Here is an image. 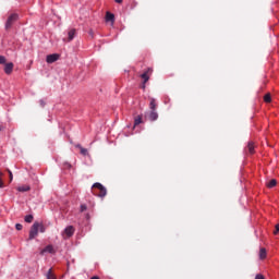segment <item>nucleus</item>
Masks as SVG:
<instances>
[{"mask_svg":"<svg viewBox=\"0 0 279 279\" xmlns=\"http://www.w3.org/2000/svg\"><path fill=\"white\" fill-rule=\"evenodd\" d=\"M40 228V222H34L31 230H29V235L28 239L29 241L36 239L38 236V230Z\"/></svg>","mask_w":279,"mask_h":279,"instance_id":"1","label":"nucleus"},{"mask_svg":"<svg viewBox=\"0 0 279 279\" xmlns=\"http://www.w3.org/2000/svg\"><path fill=\"white\" fill-rule=\"evenodd\" d=\"M92 189H98V197H106V195H108V191L101 183H94Z\"/></svg>","mask_w":279,"mask_h":279,"instance_id":"2","label":"nucleus"},{"mask_svg":"<svg viewBox=\"0 0 279 279\" xmlns=\"http://www.w3.org/2000/svg\"><path fill=\"white\" fill-rule=\"evenodd\" d=\"M16 21H19V14H16V13L11 14L7 20L5 28L10 29V27H12V25H14V23H16Z\"/></svg>","mask_w":279,"mask_h":279,"instance_id":"3","label":"nucleus"},{"mask_svg":"<svg viewBox=\"0 0 279 279\" xmlns=\"http://www.w3.org/2000/svg\"><path fill=\"white\" fill-rule=\"evenodd\" d=\"M73 234H75V228L73 226L66 227L64 229V231L62 232L63 239H71V236H73Z\"/></svg>","mask_w":279,"mask_h":279,"instance_id":"4","label":"nucleus"},{"mask_svg":"<svg viewBox=\"0 0 279 279\" xmlns=\"http://www.w3.org/2000/svg\"><path fill=\"white\" fill-rule=\"evenodd\" d=\"M151 73H154V70L151 68H148L143 74H141V77L143 78L144 84H147L149 82V77H151Z\"/></svg>","mask_w":279,"mask_h":279,"instance_id":"5","label":"nucleus"},{"mask_svg":"<svg viewBox=\"0 0 279 279\" xmlns=\"http://www.w3.org/2000/svg\"><path fill=\"white\" fill-rule=\"evenodd\" d=\"M58 60H60V54L58 53L48 54L46 58L48 64H53V62H58Z\"/></svg>","mask_w":279,"mask_h":279,"instance_id":"6","label":"nucleus"},{"mask_svg":"<svg viewBox=\"0 0 279 279\" xmlns=\"http://www.w3.org/2000/svg\"><path fill=\"white\" fill-rule=\"evenodd\" d=\"M14 71V63L9 62L4 64V73L7 75H12V72Z\"/></svg>","mask_w":279,"mask_h":279,"instance_id":"7","label":"nucleus"},{"mask_svg":"<svg viewBox=\"0 0 279 279\" xmlns=\"http://www.w3.org/2000/svg\"><path fill=\"white\" fill-rule=\"evenodd\" d=\"M75 34H76V31L75 28H72L68 32V38H64V43H71V40H73V38H75Z\"/></svg>","mask_w":279,"mask_h":279,"instance_id":"8","label":"nucleus"},{"mask_svg":"<svg viewBox=\"0 0 279 279\" xmlns=\"http://www.w3.org/2000/svg\"><path fill=\"white\" fill-rule=\"evenodd\" d=\"M149 121H158V112L150 111L148 116Z\"/></svg>","mask_w":279,"mask_h":279,"instance_id":"9","label":"nucleus"},{"mask_svg":"<svg viewBox=\"0 0 279 279\" xmlns=\"http://www.w3.org/2000/svg\"><path fill=\"white\" fill-rule=\"evenodd\" d=\"M47 252H48V254H53V246L52 245H47L44 250H41L40 254L43 255Z\"/></svg>","mask_w":279,"mask_h":279,"instance_id":"10","label":"nucleus"},{"mask_svg":"<svg viewBox=\"0 0 279 279\" xmlns=\"http://www.w3.org/2000/svg\"><path fill=\"white\" fill-rule=\"evenodd\" d=\"M106 21L109 23H114V14L107 12L106 13Z\"/></svg>","mask_w":279,"mask_h":279,"instance_id":"11","label":"nucleus"},{"mask_svg":"<svg viewBox=\"0 0 279 279\" xmlns=\"http://www.w3.org/2000/svg\"><path fill=\"white\" fill-rule=\"evenodd\" d=\"M32 187H29V185H22L17 187V191L20 193H27V191H31Z\"/></svg>","mask_w":279,"mask_h":279,"instance_id":"12","label":"nucleus"},{"mask_svg":"<svg viewBox=\"0 0 279 279\" xmlns=\"http://www.w3.org/2000/svg\"><path fill=\"white\" fill-rule=\"evenodd\" d=\"M254 142H248L247 147H246V151H248V154H254Z\"/></svg>","mask_w":279,"mask_h":279,"instance_id":"13","label":"nucleus"},{"mask_svg":"<svg viewBox=\"0 0 279 279\" xmlns=\"http://www.w3.org/2000/svg\"><path fill=\"white\" fill-rule=\"evenodd\" d=\"M259 258L260 260H265V258H267V250L265 248L259 250Z\"/></svg>","mask_w":279,"mask_h":279,"instance_id":"14","label":"nucleus"},{"mask_svg":"<svg viewBox=\"0 0 279 279\" xmlns=\"http://www.w3.org/2000/svg\"><path fill=\"white\" fill-rule=\"evenodd\" d=\"M156 108H157L156 100L154 98H150V102H149L150 111H156Z\"/></svg>","mask_w":279,"mask_h":279,"instance_id":"15","label":"nucleus"},{"mask_svg":"<svg viewBox=\"0 0 279 279\" xmlns=\"http://www.w3.org/2000/svg\"><path fill=\"white\" fill-rule=\"evenodd\" d=\"M276 184H278V181H276V179H271L268 183H266V186L268 189H274V186H276Z\"/></svg>","mask_w":279,"mask_h":279,"instance_id":"16","label":"nucleus"},{"mask_svg":"<svg viewBox=\"0 0 279 279\" xmlns=\"http://www.w3.org/2000/svg\"><path fill=\"white\" fill-rule=\"evenodd\" d=\"M141 123H143V116H137L134 119V125H141Z\"/></svg>","mask_w":279,"mask_h":279,"instance_id":"17","label":"nucleus"},{"mask_svg":"<svg viewBox=\"0 0 279 279\" xmlns=\"http://www.w3.org/2000/svg\"><path fill=\"white\" fill-rule=\"evenodd\" d=\"M76 147H78V149H81V154L83 156H87L88 155V149L82 147V145L77 144Z\"/></svg>","mask_w":279,"mask_h":279,"instance_id":"18","label":"nucleus"},{"mask_svg":"<svg viewBox=\"0 0 279 279\" xmlns=\"http://www.w3.org/2000/svg\"><path fill=\"white\" fill-rule=\"evenodd\" d=\"M24 221H26V223H32V221H34V216L33 215L25 216Z\"/></svg>","mask_w":279,"mask_h":279,"instance_id":"19","label":"nucleus"},{"mask_svg":"<svg viewBox=\"0 0 279 279\" xmlns=\"http://www.w3.org/2000/svg\"><path fill=\"white\" fill-rule=\"evenodd\" d=\"M264 101H265L266 104H271V94H266V95L264 96Z\"/></svg>","mask_w":279,"mask_h":279,"instance_id":"20","label":"nucleus"},{"mask_svg":"<svg viewBox=\"0 0 279 279\" xmlns=\"http://www.w3.org/2000/svg\"><path fill=\"white\" fill-rule=\"evenodd\" d=\"M47 279H57L56 275H53V271L51 270V268L47 272Z\"/></svg>","mask_w":279,"mask_h":279,"instance_id":"21","label":"nucleus"},{"mask_svg":"<svg viewBox=\"0 0 279 279\" xmlns=\"http://www.w3.org/2000/svg\"><path fill=\"white\" fill-rule=\"evenodd\" d=\"M8 59H5V57L0 56V64H7Z\"/></svg>","mask_w":279,"mask_h":279,"instance_id":"22","label":"nucleus"},{"mask_svg":"<svg viewBox=\"0 0 279 279\" xmlns=\"http://www.w3.org/2000/svg\"><path fill=\"white\" fill-rule=\"evenodd\" d=\"M46 230H47V229L45 228V225L39 223V232L45 233Z\"/></svg>","mask_w":279,"mask_h":279,"instance_id":"23","label":"nucleus"},{"mask_svg":"<svg viewBox=\"0 0 279 279\" xmlns=\"http://www.w3.org/2000/svg\"><path fill=\"white\" fill-rule=\"evenodd\" d=\"M9 173V180L10 182H12V180H14V175L12 174V171L10 169L7 170Z\"/></svg>","mask_w":279,"mask_h":279,"instance_id":"24","label":"nucleus"},{"mask_svg":"<svg viewBox=\"0 0 279 279\" xmlns=\"http://www.w3.org/2000/svg\"><path fill=\"white\" fill-rule=\"evenodd\" d=\"M15 229H16V230H23V225L16 223V225H15Z\"/></svg>","mask_w":279,"mask_h":279,"instance_id":"25","label":"nucleus"},{"mask_svg":"<svg viewBox=\"0 0 279 279\" xmlns=\"http://www.w3.org/2000/svg\"><path fill=\"white\" fill-rule=\"evenodd\" d=\"M274 234H279V223L276 225L275 227V231H274Z\"/></svg>","mask_w":279,"mask_h":279,"instance_id":"26","label":"nucleus"},{"mask_svg":"<svg viewBox=\"0 0 279 279\" xmlns=\"http://www.w3.org/2000/svg\"><path fill=\"white\" fill-rule=\"evenodd\" d=\"M87 206L86 205H81V213H84L85 210H87Z\"/></svg>","mask_w":279,"mask_h":279,"instance_id":"27","label":"nucleus"},{"mask_svg":"<svg viewBox=\"0 0 279 279\" xmlns=\"http://www.w3.org/2000/svg\"><path fill=\"white\" fill-rule=\"evenodd\" d=\"M147 83H145L144 81H143V83H142V85H141V88H142V90H145V88H146V85Z\"/></svg>","mask_w":279,"mask_h":279,"instance_id":"28","label":"nucleus"},{"mask_svg":"<svg viewBox=\"0 0 279 279\" xmlns=\"http://www.w3.org/2000/svg\"><path fill=\"white\" fill-rule=\"evenodd\" d=\"M255 279H265V276H263V275H256Z\"/></svg>","mask_w":279,"mask_h":279,"instance_id":"29","label":"nucleus"},{"mask_svg":"<svg viewBox=\"0 0 279 279\" xmlns=\"http://www.w3.org/2000/svg\"><path fill=\"white\" fill-rule=\"evenodd\" d=\"M39 105L41 106V108H45V100H39Z\"/></svg>","mask_w":279,"mask_h":279,"instance_id":"30","label":"nucleus"},{"mask_svg":"<svg viewBox=\"0 0 279 279\" xmlns=\"http://www.w3.org/2000/svg\"><path fill=\"white\" fill-rule=\"evenodd\" d=\"M4 184H3V180L0 178V189H3Z\"/></svg>","mask_w":279,"mask_h":279,"instance_id":"31","label":"nucleus"},{"mask_svg":"<svg viewBox=\"0 0 279 279\" xmlns=\"http://www.w3.org/2000/svg\"><path fill=\"white\" fill-rule=\"evenodd\" d=\"M116 3H123V0H114Z\"/></svg>","mask_w":279,"mask_h":279,"instance_id":"32","label":"nucleus"},{"mask_svg":"<svg viewBox=\"0 0 279 279\" xmlns=\"http://www.w3.org/2000/svg\"><path fill=\"white\" fill-rule=\"evenodd\" d=\"M90 279H99V277L98 276H94Z\"/></svg>","mask_w":279,"mask_h":279,"instance_id":"33","label":"nucleus"},{"mask_svg":"<svg viewBox=\"0 0 279 279\" xmlns=\"http://www.w3.org/2000/svg\"><path fill=\"white\" fill-rule=\"evenodd\" d=\"M0 178H3V172L0 171Z\"/></svg>","mask_w":279,"mask_h":279,"instance_id":"34","label":"nucleus"},{"mask_svg":"<svg viewBox=\"0 0 279 279\" xmlns=\"http://www.w3.org/2000/svg\"><path fill=\"white\" fill-rule=\"evenodd\" d=\"M3 130V128L0 125V132Z\"/></svg>","mask_w":279,"mask_h":279,"instance_id":"35","label":"nucleus"}]
</instances>
